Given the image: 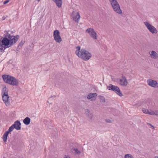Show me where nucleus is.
Segmentation results:
<instances>
[{
    "mask_svg": "<svg viewBox=\"0 0 158 158\" xmlns=\"http://www.w3.org/2000/svg\"><path fill=\"white\" fill-rule=\"evenodd\" d=\"M40 0H37V1H38V2L40 1Z\"/></svg>",
    "mask_w": 158,
    "mask_h": 158,
    "instance_id": "obj_33",
    "label": "nucleus"
},
{
    "mask_svg": "<svg viewBox=\"0 0 158 158\" xmlns=\"http://www.w3.org/2000/svg\"><path fill=\"white\" fill-rule=\"evenodd\" d=\"M14 128H15L14 127L13 125H12L9 127L8 130L6 131L4 133L2 136V139L5 142H6L7 141V137L8 134L10 132L12 131Z\"/></svg>",
    "mask_w": 158,
    "mask_h": 158,
    "instance_id": "obj_11",
    "label": "nucleus"
},
{
    "mask_svg": "<svg viewBox=\"0 0 158 158\" xmlns=\"http://www.w3.org/2000/svg\"><path fill=\"white\" fill-rule=\"evenodd\" d=\"M2 18V20H4L6 19V17L5 16H3Z\"/></svg>",
    "mask_w": 158,
    "mask_h": 158,
    "instance_id": "obj_31",
    "label": "nucleus"
},
{
    "mask_svg": "<svg viewBox=\"0 0 158 158\" xmlns=\"http://www.w3.org/2000/svg\"><path fill=\"white\" fill-rule=\"evenodd\" d=\"M9 1V0H6L3 2V4H6L8 3Z\"/></svg>",
    "mask_w": 158,
    "mask_h": 158,
    "instance_id": "obj_27",
    "label": "nucleus"
},
{
    "mask_svg": "<svg viewBox=\"0 0 158 158\" xmlns=\"http://www.w3.org/2000/svg\"><path fill=\"white\" fill-rule=\"evenodd\" d=\"M2 77L5 83L13 86H17L18 85V81L14 77L7 75H3Z\"/></svg>",
    "mask_w": 158,
    "mask_h": 158,
    "instance_id": "obj_2",
    "label": "nucleus"
},
{
    "mask_svg": "<svg viewBox=\"0 0 158 158\" xmlns=\"http://www.w3.org/2000/svg\"><path fill=\"white\" fill-rule=\"evenodd\" d=\"M144 23L146 26L151 32L152 34H156L157 33V31L156 29L154 26L152 25L147 22H145Z\"/></svg>",
    "mask_w": 158,
    "mask_h": 158,
    "instance_id": "obj_9",
    "label": "nucleus"
},
{
    "mask_svg": "<svg viewBox=\"0 0 158 158\" xmlns=\"http://www.w3.org/2000/svg\"><path fill=\"white\" fill-rule=\"evenodd\" d=\"M122 79L119 80L120 84L122 86H126L127 84V81L126 77L122 75Z\"/></svg>",
    "mask_w": 158,
    "mask_h": 158,
    "instance_id": "obj_15",
    "label": "nucleus"
},
{
    "mask_svg": "<svg viewBox=\"0 0 158 158\" xmlns=\"http://www.w3.org/2000/svg\"><path fill=\"white\" fill-rule=\"evenodd\" d=\"M73 150L74 151V153L75 154H77L79 152L78 150L77 149H74Z\"/></svg>",
    "mask_w": 158,
    "mask_h": 158,
    "instance_id": "obj_25",
    "label": "nucleus"
},
{
    "mask_svg": "<svg viewBox=\"0 0 158 158\" xmlns=\"http://www.w3.org/2000/svg\"><path fill=\"white\" fill-rule=\"evenodd\" d=\"M2 100L5 105L6 106H9L10 105V97L6 86H4L2 89Z\"/></svg>",
    "mask_w": 158,
    "mask_h": 158,
    "instance_id": "obj_3",
    "label": "nucleus"
},
{
    "mask_svg": "<svg viewBox=\"0 0 158 158\" xmlns=\"http://www.w3.org/2000/svg\"><path fill=\"white\" fill-rule=\"evenodd\" d=\"M147 82L150 86L154 88L158 87V83L156 81L149 79L147 80Z\"/></svg>",
    "mask_w": 158,
    "mask_h": 158,
    "instance_id": "obj_13",
    "label": "nucleus"
},
{
    "mask_svg": "<svg viewBox=\"0 0 158 158\" xmlns=\"http://www.w3.org/2000/svg\"><path fill=\"white\" fill-rule=\"evenodd\" d=\"M105 121L107 123H111V121L109 119H106Z\"/></svg>",
    "mask_w": 158,
    "mask_h": 158,
    "instance_id": "obj_26",
    "label": "nucleus"
},
{
    "mask_svg": "<svg viewBox=\"0 0 158 158\" xmlns=\"http://www.w3.org/2000/svg\"><path fill=\"white\" fill-rule=\"evenodd\" d=\"M151 57L153 59H156L158 57V54L154 51H152L150 54Z\"/></svg>",
    "mask_w": 158,
    "mask_h": 158,
    "instance_id": "obj_20",
    "label": "nucleus"
},
{
    "mask_svg": "<svg viewBox=\"0 0 158 158\" xmlns=\"http://www.w3.org/2000/svg\"><path fill=\"white\" fill-rule=\"evenodd\" d=\"M72 17L74 20L78 23V19H79V15L78 13L76 11H73L72 15Z\"/></svg>",
    "mask_w": 158,
    "mask_h": 158,
    "instance_id": "obj_16",
    "label": "nucleus"
},
{
    "mask_svg": "<svg viewBox=\"0 0 158 158\" xmlns=\"http://www.w3.org/2000/svg\"><path fill=\"white\" fill-rule=\"evenodd\" d=\"M6 34L4 35V38L6 41L9 47H11L18 40L19 36L17 35L15 36L11 35L7 31H5Z\"/></svg>",
    "mask_w": 158,
    "mask_h": 158,
    "instance_id": "obj_1",
    "label": "nucleus"
},
{
    "mask_svg": "<svg viewBox=\"0 0 158 158\" xmlns=\"http://www.w3.org/2000/svg\"><path fill=\"white\" fill-rule=\"evenodd\" d=\"M155 158H158V156H156L155 157Z\"/></svg>",
    "mask_w": 158,
    "mask_h": 158,
    "instance_id": "obj_32",
    "label": "nucleus"
},
{
    "mask_svg": "<svg viewBox=\"0 0 158 158\" xmlns=\"http://www.w3.org/2000/svg\"><path fill=\"white\" fill-rule=\"evenodd\" d=\"M55 2L58 7L60 8L61 6L62 3V0H52Z\"/></svg>",
    "mask_w": 158,
    "mask_h": 158,
    "instance_id": "obj_19",
    "label": "nucleus"
},
{
    "mask_svg": "<svg viewBox=\"0 0 158 158\" xmlns=\"http://www.w3.org/2000/svg\"><path fill=\"white\" fill-rule=\"evenodd\" d=\"M21 124L20 121L19 120H17L14 122L13 125L16 130H20L21 128Z\"/></svg>",
    "mask_w": 158,
    "mask_h": 158,
    "instance_id": "obj_17",
    "label": "nucleus"
},
{
    "mask_svg": "<svg viewBox=\"0 0 158 158\" xmlns=\"http://www.w3.org/2000/svg\"><path fill=\"white\" fill-rule=\"evenodd\" d=\"M107 89L114 92L120 96L121 97L123 96V94L121 90L119 87L117 86L110 84L108 86H107Z\"/></svg>",
    "mask_w": 158,
    "mask_h": 158,
    "instance_id": "obj_6",
    "label": "nucleus"
},
{
    "mask_svg": "<svg viewBox=\"0 0 158 158\" xmlns=\"http://www.w3.org/2000/svg\"><path fill=\"white\" fill-rule=\"evenodd\" d=\"M23 44V42L22 41H21V42L19 43V46H21Z\"/></svg>",
    "mask_w": 158,
    "mask_h": 158,
    "instance_id": "obj_28",
    "label": "nucleus"
},
{
    "mask_svg": "<svg viewBox=\"0 0 158 158\" xmlns=\"http://www.w3.org/2000/svg\"><path fill=\"white\" fill-rule=\"evenodd\" d=\"M125 158H134L133 156L130 154H126L124 156Z\"/></svg>",
    "mask_w": 158,
    "mask_h": 158,
    "instance_id": "obj_23",
    "label": "nucleus"
},
{
    "mask_svg": "<svg viewBox=\"0 0 158 158\" xmlns=\"http://www.w3.org/2000/svg\"><path fill=\"white\" fill-rule=\"evenodd\" d=\"M149 124L153 129L154 128V127L151 124L148 123Z\"/></svg>",
    "mask_w": 158,
    "mask_h": 158,
    "instance_id": "obj_30",
    "label": "nucleus"
},
{
    "mask_svg": "<svg viewBox=\"0 0 158 158\" xmlns=\"http://www.w3.org/2000/svg\"><path fill=\"white\" fill-rule=\"evenodd\" d=\"M31 121V119L29 117H27L25 118L23 120L24 123L26 125H28L29 124Z\"/></svg>",
    "mask_w": 158,
    "mask_h": 158,
    "instance_id": "obj_21",
    "label": "nucleus"
},
{
    "mask_svg": "<svg viewBox=\"0 0 158 158\" xmlns=\"http://www.w3.org/2000/svg\"><path fill=\"white\" fill-rule=\"evenodd\" d=\"M47 102L48 103H49V102H48V101H47Z\"/></svg>",
    "mask_w": 158,
    "mask_h": 158,
    "instance_id": "obj_34",
    "label": "nucleus"
},
{
    "mask_svg": "<svg viewBox=\"0 0 158 158\" xmlns=\"http://www.w3.org/2000/svg\"><path fill=\"white\" fill-rule=\"evenodd\" d=\"M97 96V94L96 93H90L87 97V98L91 101L93 100V98Z\"/></svg>",
    "mask_w": 158,
    "mask_h": 158,
    "instance_id": "obj_18",
    "label": "nucleus"
},
{
    "mask_svg": "<svg viewBox=\"0 0 158 158\" xmlns=\"http://www.w3.org/2000/svg\"><path fill=\"white\" fill-rule=\"evenodd\" d=\"M114 11L116 13L121 14L122 13L119 5L117 0H109Z\"/></svg>",
    "mask_w": 158,
    "mask_h": 158,
    "instance_id": "obj_5",
    "label": "nucleus"
},
{
    "mask_svg": "<svg viewBox=\"0 0 158 158\" xmlns=\"http://www.w3.org/2000/svg\"><path fill=\"white\" fill-rule=\"evenodd\" d=\"M64 158H70L69 156L65 155Z\"/></svg>",
    "mask_w": 158,
    "mask_h": 158,
    "instance_id": "obj_29",
    "label": "nucleus"
},
{
    "mask_svg": "<svg viewBox=\"0 0 158 158\" xmlns=\"http://www.w3.org/2000/svg\"><path fill=\"white\" fill-rule=\"evenodd\" d=\"M86 32L88 33L90 36L94 39H97V34L93 28H89L87 29Z\"/></svg>",
    "mask_w": 158,
    "mask_h": 158,
    "instance_id": "obj_10",
    "label": "nucleus"
},
{
    "mask_svg": "<svg viewBox=\"0 0 158 158\" xmlns=\"http://www.w3.org/2000/svg\"><path fill=\"white\" fill-rule=\"evenodd\" d=\"M143 112L145 114H148L151 115H157V110H156L155 111L150 110V111L148 109H145V108H143L142 109Z\"/></svg>",
    "mask_w": 158,
    "mask_h": 158,
    "instance_id": "obj_14",
    "label": "nucleus"
},
{
    "mask_svg": "<svg viewBox=\"0 0 158 158\" xmlns=\"http://www.w3.org/2000/svg\"><path fill=\"white\" fill-rule=\"evenodd\" d=\"M100 101L102 102H105V99L104 97L103 96H99Z\"/></svg>",
    "mask_w": 158,
    "mask_h": 158,
    "instance_id": "obj_22",
    "label": "nucleus"
},
{
    "mask_svg": "<svg viewBox=\"0 0 158 158\" xmlns=\"http://www.w3.org/2000/svg\"><path fill=\"white\" fill-rule=\"evenodd\" d=\"M77 50L75 52V53L78 56H79V46H78L76 47Z\"/></svg>",
    "mask_w": 158,
    "mask_h": 158,
    "instance_id": "obj_24",
    "label": "nucleus"
},
{
    "mask_svg": "<svg viewBox=\"0 0 158 158\" xmlns=\"http://www.w3.org/2000/svg\"><path fill=\"white\" fill-rule=\"evenodd\" d=\"M53 36L54 40L57 43H60L62 41L60 35V32L58 30H55L54 31Z\"/></svg>",
    "mask_w": 158,
    "mask_h": 158,
    "instance_id": "obj_8",
    "label": "nucleus"
},
{
    "mask_svg": "<svg viewBox=\"0 0 158 158\" xmlns=\"http://www.w3.org/2000/svg\"><path fill=\"white\" fill-rule=\"evenodd\" d=\"M10 47L4 37L2 40H0V52H2L6 48Z\"/></svg>",
    "mask_w": 158,
    "mask_h": 158,
    "instance_id": "obj_7",
    "label": "nucleus"
},
{
    "mask_svg": "<svg viewBox=\"0 0 158 158\" xmlns=\"http://www.w3.org/2000/svg\"><path fill=\"white\" fill-rule=\"evenodd\" d=\"M85 115L89 122H91L93 120V115L92 112H90L89 110L86 109L85 110Z\"/></svg>",
    "mask_w": 158,
    "mask_h": 158,
    "instance_id": "obj_12",
    "label": "nucleus"
},
{
    "mask_svg": "<svg viewBox=\"0 0 158 158\" xmlns=\"http://www.w3.org/2000/svg\"><path fill=\"white\" fill-rule=\"evenodd\" d=\"M80 49L81 48L80 47ZM80 52H81V58L84 60L87 61L92 57L91 54L88 51L85 49H81V51H80Z\"/></svg>",
    "mask_w": 158,
    "mask_h": 158,
    "instance_id": "obj_4",
    "label": "nucleus"
}]
</instances>
